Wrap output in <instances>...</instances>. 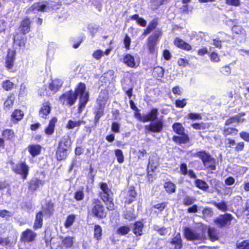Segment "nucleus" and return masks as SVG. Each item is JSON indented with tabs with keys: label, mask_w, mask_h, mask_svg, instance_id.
<instances>
[{
	"label": "nucleus",
	"mask_w": 249,
	"mask_h": 249,
	"mask_svg": "<svg viewBox=\"0 0 249 249\" xmlns=\"http://www.w3.org/2000/svg\"><path fill=\"white\" fill-rule=\"evenodd\" d=\"M101 190L98 193V196L101 200L106 205V208L109 211L115 210V205L113 202L114 193L111 188L109 187L106 182L99 183Z\"/></svg>",
	"instance_id": "1"
},
{
	"label": "nucleus",
	"mask_w": 249,
	"mask_h": 249,
	"mask_svg": "<svg viewBox=\"0 0 249 249\" xmlns=\"http://www.w3.org/2000/svg\"><path fill=\"white\" fill-rule=\"evenodd\" d=\"M73 92L76 94L77 97L78 95L79 97L78 112L80 113L89 101V93L86 91V84L82 82H79L75 87Z\"/></svg>",
	"instance_id": "2"
},
{
	"label": "nucleus",
	"mask_w": 249,
	"mask_h": 249,
	"mask_svg": "<svg viewBox=\"0 0 249 249\" xmlns=\"http://www.w3.org/2000/svg\"><path fill=\"white\" fill-rule=\"evenodd\" d=\"M162 34L161 30L158 29L147 38L146 48L148 53L154 56L156 58L158 53L157 44L159 42V38L161 36Z\"/></svg>",
	"instance_id": "3"
},
{
	"label": "nucleus",
	"mask_w": 249,
	"mask_h": 249,
	"mask_svg": "<svg viewBox=\"0 0 249 249\" xmlns=\"http://www.w3.org/2000/svg\"><path fill=\"white\" fill-rule=\"evenodd\" d=\"M89 214L99 219H102L107 216V211L101 200L94 198L91 200V207Z\"/></svg>",
	"instance_id": "4"
},
{
	"label": "nucleus",
	"mask_w": 249,
	"mask_h": 249,
	"mask_svg": "<svg viewBox=\"0 0 249 249\" xmlns=\"http://www.w3.org/2000/svg\"><path fill=\"white\" fill-rule=\"evenodd\" d=\"M234 217L232 214L225 213L219 214L213 220L214 225L219 229H229Z\"/></svg>",
	"instance_id": "5"
},
{
	"label": "nucleus",
	"mask_w": 249,
	"mask_h": 249,
	"mask_svg": "<svg viewBox=\"0 0 249 249\" xmlns=\"http://www.w3.org/2000/svg\"><path fill=\"white\" fill-rule=\"evenodd\" d=\"M193 157H196L200 159L203 165L208 170L214 171L216 170L215 160L213 158L210 153L205 150H202L194 154Z\"/></svg>",
	"instance_id": "6"
},
{
	"label": "nucleus",
	"mask_w": 249,
	"mask_h": 249,
	"mask_svg": "<svg viewBox=\"0 0 249 249\" xmlns=\"http://www.w3.org/2000/svg\"><path fill=\"white\" fill-rule=\"evenodd\" d=\"M183 234L184 238L188 241H203L206 239L204 232H197L190 227L183 228Z\"/></svg>",
	"instance_id": "7"
},
{
	"label": "nucleus",
	"mask_w": 249,
	"mask_h": 249,
	"mask_svg": "<svg viewBox=\"0 0 249 249\" xmlns=\"http://www.w3.org/2000/svg\"><path fill=\"white\" fill-rule=\"evenodd\" d=\"M29 167L25 161H20L12 167V171L20 176L23 180H26L29 174Z\"/></svg>",
	"instance_id": "8"
},
{
	"label": "nucleus",
	"mask_w": 249,
	"mask_h": 249,
	"mask_svg": "<svg viewBox=\"0 0 249 249\" xmlns=\"http://www.w3.org/2000/svg\"><path fill=\"white\" fill-rule=\"evenodd\" d=\"M16 59V52L15 50L8 49L5 57L4 66L10 72H13Z\"/></svg>",
	"instance_id": "9"
},
{
	"label": "nucleus",
	"mask_w": 249,
	"mask_h": 249,
	"mask_svg": "<svg viewBox=\"0 0 249 249\" xmlns=\"http://www.w3.org/2000/svg\"><path fill=\"white\" fill-rule=\"evenodd\" d=\"M32 21L28 17L23 18L19 22L18 27V34L21 35H25L29 33L31 30Z\"/></svg>",
	"instance_id": "10"
},
{
	"label": "nucleus",
	"mask_w": 249,
	"mask_h": 249,
	"mask_svg": "<svg viewBox=\"0 0 249 249\" xmlns=\"http://www.w3.org/2000/svg\"><path fill=\"white\" fill-rule=\"evenodd\" d=\"M77 99L76 94L71 89L66 91L59 97L60 101L63 104H66L70 107L72 106L75 104Z\"/></svg>",
	"instance_id": "11"
},
{
	"label": "nucleus",
	"mask_w": 249,
	"mask_h": 249,
	"mask_svg": "<svg viewBox=\"0 0 249 249\" xmlns=\"http://www.w3.org/2000/svg\"><path fill=\"white\" fill-rule=\"evenodd\" d=\"M163 121L162 119H160L145 125L144 128L145 130L148 132L160 133L163 130Z\"/></svg>",
	"instance_id": "12"
},
{
	"label": "nucleus",
	"mask_w": 249,
	"mask_h": 249,
	"mask_svg": "<svg viewBox=\"0 0 249 249\" xmlns=\"http://www.w3.org/2000/svg\"><path fill=\"white\" fill-rule=\"evenodd\" d=\"M37 237V233L30 229H26L23 231L20 235V241L22 243H32Z\"/></svg>",
	"instance_id": "13"
},
{
	"label": "nucleus",
	"mask_w": 249,
	"mask_h": 249,
	"mask_svg": "<svg viewBox=\"0 0 249 249\" xmlns=\"http://www.w3.org/2000/svg\"><path fill=\"white\" fill-rule=\"evenodd\" d=\"M1 135L2 138L0 137V148H5V141H12L15 137V133L12 129H4L2 130Z\"/></svg>",
	"instance_id": "14"
},
{
	"label": "nucleus",
	"mask_w": 249,
	"mask_h": 249,
	"mask_svg": "<svg viewBox=\"0 0 249 249\" xmlns=\"http://www.w3.org/2000/svg\"><path fill=\"white\" fill-rule=\"evenodd\" d=\"M52 107L50 102L46 101L43 102L38 110V114L39 117L44 120L48 119Z\"/></svg>",
	"instance_id": "15"
},
{
	"label": "nucleus",
	"mask_w": 249,
	"mask_h": 249,
	"mask_svg": "<svg viewBox=\"0 0 249 249\" xmlns=\"http://www.w3.org/2000/svg\"><path fill=\"white\" fill-rule=\"evenodd\" d=\"M226 147L229 148H234L235 152L242 151L245 148L244 142H239L236 144L235 140L234 139L228 138L226 139Z\"/></svg>",
	"instance_id": "16"
},
{
	"label": "nucleus",
	"mask_w": 249,
	"mask_h": 249,
	"mask_svg": "<svg viewBox=\"0 0 249 249\" xmlns=\"http://www.w3.org/2000/svg\"><path fill=\"white\" fill-rule=\"evenodd\" d=\"M159 116V110L157 108L154 107L150 110L147 114L144 115L143 116L141 115L139 118V121L145 123L148 122H153L157 120Z\"/></svg>",
	"instance_id": "17"
},
{
	"label": "nucleus",
	"mask_w": 249,
	"mask_h": 249,
	"mask_svg": "<svg viewBox=\"0 0 249 249\" xmlns=\"http://www.w3.org/2000/svg\"><path fill=\"white\" fill-rule=\"evenodd\" d=\"M57 121L56 117H53L49 120L48 124L44 129V133L47 136H52L54 133Z\"/></svg>",
	"instance_id": "18"
},
{
	"label": "nucleus",
	"mask_w": 249,
	"mask_h": 249,
	"mask_svg": "<svg viewBox=\"0 0 249 249\" xmlns=\"http://www.w3.org/2000/svg\"><path fill=\"white\" fill-rule=\"evenodd\" d=\"M72 142L69 135L63 136L58 143V146L67 151L71 149Z\"/></svg>",
	"instance_id": "19"
},
{
	"label": "nucleus",
	"mask_w": 249,
	"mask_h": 249,
	"mask_svg": "<svg viewBox=\"0 0 249 249\" xmlns=\"http://www.w3.org/2000/svg\"><path fill=\"white\" fill-rule=\"evenodd\" d=\"M46 7L39 2H35L27 9L26 14L36 13L38 12H44L46 11Z\"/></svg>",
	"instance_id": "20"
},
{
	"label": "nucleus",
	"mask_w": 249,
	"mask_h": 249,
	"mask_svg": "<svg viewBox=\"0 0 249 249\" xmlns=\"http://www.w3.org/2000/svg\"><path fill=\"white\" fill-rule=\"evenodd\" d=\"M24 116L23 111L19 109H15L11 114V121L13 124H17Z\"/></svg>",
	"instance_id": "21"
},
{
	"label": "nucleus",
	"mask_w": 249,
	"mask_h": 249,
	"mask_svg": "<svg viewBox=\"0 0 249 249\" xmlns=\"http://www.w3.org/2000/svg\"><path fill=\"white\" fill-rule=\"evenodd\" d=\"M144 226L143 219L135 221L133 226V233L137 237L142 236L143 234Z\"/></svg>",
	"instance_id": "22"
},
{
	"label": "nucleus",
	"mask_w": 249,
	"mask_h": 249,
	"mask_svg": "<svg viewBox=\"0 0 249 249\" xmlns=\"http://www.w3.org/2000/svg\"><path fill=\"white\" fill-rule=\"evenodd\" d=\"M28 189L34 192L36 191L40 186L43 184V181L38 178H32L27 183Z\"/></svg>",
	"instance_id": "23"
},
{
	"label": "nucleus",
	"mask_w": 249,
	"mask_h": 249,
	"mask_svg": "<svg viewBox=\"0 0 249 249\" xmlns=\"http://www.w3.org/2000/svg\"><path fill=\"white\" fill-rule=\"evenodd\" d=\"M170 243L174 246V249H181L183 247V241L180 232H177L171 239Z\"/></svg>",
	"instance_id": "24"
},
{
	"label": "nucleus",
	"mask_w": 249,
	"mask_h": 249,
	"mask_svg": "<svg viewBox=\"0 0 249 249\" xmlns=\"http://www.w3.org/2000/svg\"><path fill=\"white\" fill-rule=\"evenodd\" d=\"M174 44L178 48L189 51L192 50V46L188 43L179 37H176L174 40Z\"/></svg>",
	"instance_id": "25"
},
{
	"label": "nucleus",
	"mask_w": 249,
	"mask_h": 249,
	"mask_svg": "<svg viewBox=\"0 0 249 249\" xmlns=\"http://www.w3.org/2000/svg\"><path fill=\"white\" fill-rule=\"evenodd\" d=\"M15 100V95L13 92L9 93L3 103V109L7 111L11 109L14 105Z\"/></svg>",
	"instance_id": "26"
},
{
	"label": "nucleus",
	"mask_w": 249,
	"mask_h": 249,
	"mask_svg": "<svg viewBox=\"0 0 249 249\" xmlns=\"http://www.w3.org/2000/svg\"><path fill=\"white\" fill-rule=\"evenodd\" d=\"M62 84L63 82L60 79L55 78L49 83V88L53 93H55L61 88Z\"/></svg>",
	"instance_id": "27"
},
{
	"label": "nucleus",
	"mask_w": 249,
	"mask_h": 249,
	"mask_svg": "<svg viewBox=\"0 0 249 249\" xmlns=\"http://www.w3.org/2000/svg\"><path fill=\"white\" fill-rule=\"evenodd\" d=\"M178 135L180 136L174 135L172 137L173 141L176 143L180 145L186 144L190 142V138L187 134L184 133L182 134Z\"/></svg>",
	"instance_id": "28"
},
{
	"label": "nucleus",
	"mask_w": 249,
	"mask_h": 249,
	"mask_svg": "<svg viewBox=\"0 0 249 249\" xmlns=\"http://www.w3.org/2000/svg\"><path fill=\"white\" fill-rule=\"evenodd\" d=\"M151 74L155 79L161 81L164 74V69L160 66L154 67L152 70Z\"/></svg>",
	"instance_id": "29"
},
{
	"label": "nucleus",
	"mask_w": 249,
	"mask_h": 249,
	"mask_svg": "<svg viewBox=\"0 0 249 249\" xmlns=\"http://www.w3.org/2000/svg\"><path fill=\"white\" fill-rule=\"evenodd\" d=\"M43 213L48 217L51 216L54 212V204L50 200L45 203V207L42 209Z\"/></svg>",
	"instance_id": "30"
},
{
	"label": "nucleus",
	"mask_w": 249,
	"mask_h": 249,
	"mask_svg": "<svg viewBox=\"0 0 249 249\" xmlns=\"http://www.w3.org/2000/svg\"><path fill=\"white\" fill-rule=\"evenodd\" d=\"M42 146L38 144H30L28 146V151L32 157H35L40 154Z\"/></svg>",
	"instance_id": "31"
},
{
	"label": "nucleus",
	"mask_w": 249,
	"mask_h": 249,
	"mask_svg": "<svg viewBox=\"0 0 249 249\" xmlns=\"http://www.w3.org/2000/svg\"><path fill=\"white\" fill-rule=\"evenodd\" d=\"M43 212L39 211L36 213L35 222L33 225V229L35 230L39 229L43 226Z\"/></svg>",
	"instance_id": "32"
},
{
	"label": "nucleus",
	"mask_w": 249,
	"mask_h": 249,
	"mask_svg": "<svg viewBox=\"0 0 249 249\" xmlns=\"http://www.w3.org/2000/svg\"><path fill=\"white\" fill-rule=\"evenodd\" d=\"M159 22L157 18L152 19L148 23V26L143 30L142 35L146 36L150 34L153 30L155 29L158 25Z\"/></svg>",
	"instance_id": "33"
},
{
	"label": "nucleus",
	"mask_w": 249,
	"mask_h": 249,
	"mask_svg": "<svg viewBox=\"0 0 249 249\" xmlns=\"http://www.w3.org/2000/svg\"><path fill=\"white\" fill-rule=\"evenodd\" d=\"M61 239V243L62 246L66 249L71 248L74 244V238L72 236H67L66 237L60 236Z\"/></svg>",
	"instance_id": "34"
},
{
	"label": "nucleus",
	"mask_w": 249,
	"mask_h": 249,
	"mask_svg": "<svg viewBox=\"0 0 249 249\" xmlns=\"http://www.w3.org/2000/svg\"><path fill=\"white\" fill-rule=\"evenodd\" d=\"M123 63L130 68H135L136 67L134 57L129 53H126L124 55Z\"/></svg>",
	"instance_id": "35"
},
{
	"label": "nucleus",
	"mask_w": 249,
	"mask_h": 249,
	"mask_svg": "<svg viewBox=\"0 0 249 249\" xmlns=\"http://www.w3.org/2000/svg\"><path fill=\"white\" fill-rule=\"evenodd\" d=\"M46 7V11L56 10L60 8L61 3L60 2H55L53 0L45 1L43 4Z\"/></svg>",
	"instance_id": "36"
},
{
	"label": "nucleus",
	"mask_w": 249,
	"mask_h": 249,
	"mask_svg": "<svg viewBox=\"0 0 249 249\" xmlns=\"http://www.w3.org/2000/svg\"><path fill=\"white\" fill-rule=\"evenodd\" d=\"M69 154V151L57 146L55 151V157L57 160L61 161L65 160Z\"/></svg>",
	"instance_id": "37"
},
{
	"label": "nucleus",
	"mask_w": 249,
	"mask_h": 249,
	"mask_svg": "<svg viewBox=\"0 0 249 249\" xmlns=\"http://www.w3.org/2000/svg\"><path fill=\"white\" fill-rule=\"evenodd\" d=\"M137 193L134 187H130L128 191V194L125 200V204H129L133 202L136 199Z\"/></svg>",
	"instance_id": "38"
},
{
	"label": "nucleus",
	"mask_w": 249,
	"mask_h": 249,
	"mask_svg": "<svg viewBox=\"0 0 249 249\" xmlns=\"http://www.w3.org/2000/svg\"><path fill=\"white\" fill-rule=\"evenodd\" d=\"M195 185L196 187L204 192H208L209 189V186L208 183L204 180L196 178L194 181Z\"/></svg>",
	"instance_id": "39"
},
{
	"label": "nucleus",
	"mask_w": 249,
	"mask_h": 249,
	"mask_svg": "<svg viewBox=\"0 0 249 249\" xmlns=\"http://www.w3.org/2000/svg\"><path fill=\"white\" fill-rule=\"evenodd\" d=\"M211 204L215 206L219 211L225 213H226L228 211V207L227 203L226 201L221 200L220 202H216L215 201H212Z\"/></svg>",
	"instance_id": "40"
},
{
	"label": "nucleus",
	"mask_w": 249,
	"mask_h": 249,
	"mask_svg": "<svg viewBox=\"0 0 249 249\" xmlns=\"http://www.w3.org/2000/svg\"><path fill=\"white\" fill-rule=\"evenodd\" d=\"M208 235L209 239L212 242L217 241L219 238V232L214 227H209L208 228Z\"/></svg>",
	"instance_id": "41"
},
{
	"label": "nucleus",
	"mask_w": 249,
	"mask_h": 249,
	"mask_svg": "<svg viewBox=\"0 0 249 249\" xmlns=\"http://www.w3.org/2000/svg\"><path fill=\"white\" fill-rule=\"evenodd\" d=\"M232 34L237 36L245 37L246 36V31L240 25H235L232 27Z\"/></svg>",
	"instance_id": "42"
},
{
	"label": "nucleus",
	"mask_w": 249,
	"mask_h": 249,
	"mask_svg": "<svg viewBox=\"0 0 249 249\" xmlns=\"http://www.w3.org/2000/svg\"><path fill=\"white\" fill-rule=\"evenodd\" d=\"M245 115V113H241L239 115H235L228 118L225 122V126H229L233 123L238 124L240 121L241 117Z\"/></svg>",
	"instance_id": "43"
},
{
	"label": "nucleus",
	"mask_w": 249,
	"mask_h": 249,
	"mask_svg": "<svg viewBox=\"0 0 249 249\" xmlns=\"http://www.w3.org/2000/svg\"><path fill=\"white\" fill-rule=\"evenodd\" d=\"M238 133V129L235 127H224L222 130V134L225 137L228 136H236Z\"/></svg>",
	"instance_id": "44"
},
{
	"label": "nucleus",
	"mask_w": 249,
	"mask_h": 249,
	"mask_svg": "<svg viewBox=\"0 0 249 249\" xmlns=\"http://www.w3.org/2000/svg\"><path fill=\"white\" fill-rule=\"evenodd\" d=\"M163 188L167 193L171 194L176 191V186L175 184L171 181H168L164 183Z\"/></svg>",
	"instance_id": "45"
},
{
	"label": "nucleus",
	"mask_w": 249,
	"mask_h": 249,
	"mask_svg": "<svg viewBox=\"0 0 249 249\" xmlns=\"http://www.w3.org/2000/svg\"><path fill=\"white\" fill-rule=\"evenodd\" d=\"M1 85L2 89L6 91H10L12 90L15 86V83L11 81L9 79L4 80L1 82Z\"/></svg>",
	"instance_id": "46"
},
{
	"label": "nucleus",
	"mask_w": 249,
	"mask_h": 249,
	"mask_svg": "<svg viewBox=\"0 0 249 249\" xmlns=\"http://www.w3.org/2000/svg\"><path fill=\"white\" fill-rule=\"evenodd\" d=\"M108 99V92L107 90H101L98 98L96 99V102L103 103L107 104V101Z\"/></svg>",
	"instance_id": "47"
},
{
	"label": "nucleus",
	"mask_w": 249,
	"mask_h": 249,
	"mask_svg": "<svg viewBox=\"0 0 249 249\" xmlns=\"http://www.w3.org/2000/svg\"><path fill=\"white\" fill-rule=\"evenodd\" d=\"M85 121L83 120H78L77 121H73L71 120H69L66 124V128L68 129H72L76 127H79L82 124H85Z\"/></svg>",
	"instance_id": "48"
},
{
	"label": "nucleus",
	"mask_w": 249,
	"mask_h": 249,
	"mask_svg": "<svg viewBox=\"0 0 249 249\" xmlns=\"http://www.w3.org/2000/svg\"><path fill=\"white\" fill-rule=\"evenodd\" d=\"M93 113L94 114V123L95 124H97L99 123L100 118L104 116L105 109L95 107Z\"/></svg>",
	"instance_id": "49"
},
{
	"label": "nucleus",
	"mask_w": 249,
	"mask_h": 249,
	"mask_svg": "<svg viewBox=\"0 0 249 249\" xmlns=\"http://www.w3.org/2000/svg\"><path fill=\"white\" fill-rule=\"evenodd\" d=\"M103 235L102 228L99 225L96 224L94 227V238L97 241L102 239Z\"/></svg>",
	"instance_id": "50"
},
{
	"label": "nucleus",
	"mask_w": 249,
	"mask_h": 249,
	"mask_svg": "<svg viewBox=\"0 0 249 249\" xmlns=\"http://www.w3.org/2000/svg\"><path fill=\"white\" fill-rule=\"evenodd\" d=\"M172 128L177 134H182L185 133V128L180 123H174L172 125Z\"/></svg>",
	"instance_id": "51"
},
{
	"label": "nucleus",
	"mask_w": 249,
	"mask_h": 249,
	"mask_svg": "<svg viewBox=\"0 0 249 249\" xmlns=\"http://www.w3.org/2000/svg\"><path fill=\"white\" fill-rule=\"evenodd\" d=\"M130 231V227L128 225L120 226L116 230V233L121 236L127 234Z\"/></svg>",
	"instance_id": "52"
},
{
	"label": "nucleus",
	"mask_w": 249,
	"mask_h": 249,
	"mask_svg": "<svg viewBox=\"0 0 249 249\" xmlns=\"http://www.w3.org/2000/svg\"><path fill=\"white\" fill-rule=\"evenodd\" d=\"M76 219V216L74 214L68 215L65 220L64 225L66 228H69L71 226Z\"/></svg>",
	"instance_id": "53"
},
{
	"label": "nucleus",
	"mask_w": 249,
	"mask_h": 249,
	"mask_svg": "<svg viewBox=\"0 0 249 249\" xmlns=\"http://www.w3.org/2000/svg\"><path fill=\"white\" fill-rule=\"evenodd\" d=\"M73 197L76 201H80L83 200L85 197V193L83 187L76 190L73 195Z\"/></svg>",
	"instance_id": "54"
},
{
	"label": "nucleus",
	"mask_w": 249,
	"mask_h": 249,
	"mask_svg": "<svg viewBox=\"0 0 249 249\" xmlns=\"http://www.w3.org/2000/svg\"><path fill=\"white\" fill-rule=\"evenodd\" d=\"M168 0H150V3L153 6V10H158L160 6L166 4Z\"/></svg>",
	"instance_id": "55"
},
{
	"label": "nucleus",
	"mask_w": 249,
	"mask_h": 249,
	"mask_svg": "<svg viewBox=\"0 0 249 249\" xmlns=\"http://www.w3.org/2000/svg\"><path fill=\"white\" fill-rule=\"evenodd\" d=\"M191 126L196 130H203L208 129L210 124L208 123L203 122L194 123L191 124Z\"/></svg>",
	"instance_id": "56"
},
{
	"label": "nucleus",
	"mask_w": 249,
	"mask_h": 249,
	"mask_svg": "<svg viewBox=\"0 0 249 249\" xmlns=\"http://www.w3.org/2000/svg\"><path fill=\"white\" fill-rule=\"evenodd\" d=\"M114 154L119 163L121 164L124 162V157L122 150L119 149H115Z\"/></svg>",
	"instance_id": "57"
},
{
	"label": "nucleus",
	"mask_w": 249,
	"mask_h": 249,
	"mask_svg": "<svg viewBox=\"0 0 249 249\" xmlns=\"http://www.w3.org/2000/svg\"><path fill=\"white\" fill-rule=\"evenodd\" d=\"M210 183L217 193L220 192L221 183L219 180L216 178H212L210 180Z\"/></svg>",
	"instance_id": "58"
},
{
	"label": "nucleus",
	"mask_w": 249,
	"mask_h": 249,
	"mask_svg": "<svg viewBox=\"0 0 249 249\" xmlns=\"http://www.w3.org/2000/svg\"><path fill=\"white\" fill-rule=\"evenodd\" d=\"M129 103L130 105L131 108L135 111L134 112V117L137 119L139 120V118L141 117V114L140 113V109L136 106L134 102L132 100H130Z\"/></svg>",
	"instance_id": "59"
},
{
	"label": "nucleus",
	"mask_w": 249,
	"mask_h": 249,
	"mask_svg": "<svg viewBox=\"0 0 249 249\" xmlns=\"http://www.w3.org/2000/svg\"><path fill=\"white\" fill-rule=\"evenodd\" d=\"M236 249H249V239L244 240L237 243Z\"/></svg>",
	"instance_id": "60"
},
{
	"label": "nucleus",
	"mask_w": 249,
	"mask_h": 249,
	"mask_svg": "<svg viewBox=\"0 0 249 249\" xmlns=\"http://www.w3.org/2000/svg\"><path fill=\"white\" fill-rule=\"evenodd\" d=\"M195 201L196 199L194 197L187 196L184 198L182 204L184 206H189L192 205Z\"/></svg>",
	"instance_id": "61"
},
{
	"label": "nucleus",
	"mask_w": 249,
	"mask_h": 249,
	"mask_svg": "<svg viewBox=\"0 0 249 249\" xmlns=\"http://www.w3.org/2000/svg\"><path fill=\"white\" fill-rule=\"evenodd\" d=\"M167 203L166 202H162L153 205L152 207L157 209L160 213H161L167 207Z\"/></svg>",
	"instance_id": "62"
},
{
	"label": "nucleus",
	"mask_w": 249,
	"mask_h": 249,
	"mask_svg": "<svg viewBox=\"0 0 249 249\" xmlns=\"http://www.w3.org/2000/svg\"><path fill=\"white\" fill-rule=\"evenodd\" d=\"M187 119L193 121L200 120L202 119V116L200 114L198 113H189L187 114Z\"/></svg>",
	"instance_id": "63"
},
{
	"label": "nucleus",
	"mask_w": 249,
	"mask_h": 249,
	"mask_svg": "<svg viewBox=\"0 0 249 249\" xmlns=\"http://www.w3.org/2000/svg\"><path fill=\"white\" fill-rule=\"evenodd\" d=\"M186 99L185 98L182 99L181 100H176L175 102V106L178 108H183L186 106Z\"/></svg>",
	"instance_id": "64"
}]
</instances>
